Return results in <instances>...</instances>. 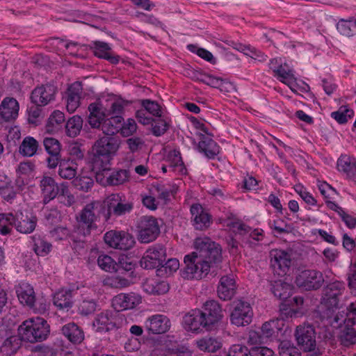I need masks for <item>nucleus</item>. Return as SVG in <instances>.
Segmentation results:
<instances>
[{
  "label": "nucleus",
  "mask_w": 356,
  "mask_h": 356,
  "mask_svg": "<svg viewBox=\"0 0 356 356\" xmlns=\"http://www.w3.org/2000/svg\"><path fill=\"white\" fill-rule=\"evenodd\" d=\"M197 252L184 257L186 267L184 277L188 280H201L210 272L213 264L222 260L220 245L208 237L197 238L195 241Z\"/></svg>",
  "instance_id": "1"
},
{
  "label": "nucleus",
  "mask_w": 356,
  "mask_h": 356,
  "mask_svg": "<svg viewBox=\"0 0 356 356\" xmlns=\"http://www.w3.org/2000/svg\"><path fill=\"white\" fill-rule=\"evenodd\" d=\"M77 227L70 236L74 243L83 247L84 238L91 232L98 227L97 222L103 225L109 222V212L106 210V204L98 201L87 204L76 216Z\"/></svg>",
  "instance_id": "2"
},
{
  "label": "nucleus",
  "mask_w": 356,
  "mask_h": 356,
  "mask_svg": "<svg viewBox=\"0 0 356 356\" xmlns=\"http://www.w3.org/2000/svg\"><path fill=\"white\" fill-rule=\"evenodd\" d=\"M17 332L24 341L34 343L47 338L50 333V326L42 318H30L21 323Z\"/></svg>",
  "instance_id": "3"
},
{
  "label": "nucleus",
  "mask_w": 356,
  "mask_h": 356,
  "mask_svg": "<svg viewBox=\"0 0 356 356\" xmlns=\"http://www.w3.org/2000/svg\"><path fill=\"white\" fill-rule=\"evenodd\" d=\"M119 147V140L112 136H105L96 140L92 146L93 170L108 165Z\"/></svg>",
  "instance_id": "4"
},
{
  "label": "nucleus",
  "mask_w": 356,
  "mask_h": 356,
  "mask_svg": "<svg viewBox=\"0 0 356 356\" xmlns=\"http://www.w3.org/2000/svg\"><path fill=\"white\" fill-rule=\"evenodd\" d=\"M95 170L97 181L104 186H119L129 181L130 172L126 169H111L105 165Z\"/></svg>",
  "instance_id": "5"
},
{
  "label": "nucleus",
  "mask_w": 356,
  "mask_h": 356,
  "mask_svg": "<svg viewBox=\"0 0 356 356\" xmlns=\"http://www.w3.org/2000/svg\"><path fill=\"white\" fill-rule=\"evenodd\" d=\"M137 229L138 240L141 243L154 241L161 233L158 219L152 216L140 217L138 222Z\"/></svg>",
  "instance_id": "6"
},
{
  "label": "nucleus",
  "mask_w": 356,
  "mask_h": 356,
  "mask_svg": "<svg viewBox=\"0 0 356 356\" xmlns=\"http://www.w3.org/2000/svg\"><path fill=\"white\" fill-rule=\"evenodd\" d=\"M345 291L346 285L343 282L334 281L329 283L323 289L321 305L330 310L339 309Z\"/></svg>",
  "instance_id": "7"
},
{
  "label": "nucleus",
  "mask_w": 356,
  "mask_h": 356,
  "mask_svg": "<svg viewBox=\"0 0 356 356\" xmlns=\"http://www.w3.org/2000/svg\"><path fill=\"white\" fill-rule=\"evenodd\" d=\"M323 273L315 269H306L301 270L296 275L295 283L296 286L307 291H316L324 284Z\"/></svg>",
  "instance_id": "8"
},
{
  "label": "nucleus",
  "mask_w": 356,
  "mask_h": 356,
  "mask_svg": "<svg viewBox=\"0 0 356 356\" xmlns=\"http://www.w3.org/2000/svg\"><path fill=\"white\" fill-rule=\"evenodd\" d=\"M166 248L161 243L149 246L140 260V266L147 270L159 268L166 260Z\"/></svg>",
  "instance_id": "9"
},
{
  "label": "nucleus",
  "mask_w": 356,
  "mask_h": 356,
  "mask_svg": "<svg viewBox=\"0 0 356 356\" xmlns=\"http://www.w3.org/2000/svg\"><path fill=\"white\" fill-rule=\"evenodd\" d=\"M199 309L204 323L211 331L216 328L224 316L221 305L215 300H207Z\"/></svg>",
  "instance_id": "10"
},
{
  "label": "nucleus",
  "mask_w": 356,
  "mask_h": 356,
  "mask_svg": "<svg viewBox=\"0 0 356 356\" xmlns=\"http://www.w3.org/2000/svg\"><path fill=\"white\" fill-rule=\"evenodd\" d=\"M104 240L109 247L121 250H128L136 243L134 236L124 231H108L104 234Z\"/></svg>",
  "instance_id": "11"
},
{
  "label": "nucleus",
  "mask_w": 356,
  "mask_h": 356,
  "mask_svg": "<svg viewBox=\"0 0 356 356\" xmlns=\"http://www.w3.org/2000/svg\"><path fill=\"white\" fill-rule=\"evenodd\" d=\"M298 345L305 352H311L315 350L316 332L313 325L309 324L300 325L296 327L295 332Z\"/></svg>",
  "instance_id": "12"
},
{
  "label": "nucleus",
  "mask_w": 356,
  "mask_h": 356,
  "mask_svg": "<svg viewBox=\"0 0 356 356\" xmlns=\"http://www.w3.org/2000/svg\"><path fill=\"white\" fill-rule=\"evenodd\" d=\"M252 316L253 312L250 303L239 300L234 303L230 314V321L236 326H245L252 322Z\"/></svg>",
  "instance_id": "13"
},
{
  "label": "nucleus",
  "mask_w": 356,
  "mask_h": 356,
  "mask_svg": "<svg viewBox=\"0 0 356 356\" xmlns=\"http://www.w3.org/2000/svg\"><path fill=\"white\" fill-rule=\"evenodd\" d=\"M270 266L274 273L283 277L290 269L291 265V254L282 250H272L270 252Z\"/></svg>",
  "instance_id": "14"
},
{
  "label": "nucleus",
  "mask_w": 356,
  "mask_h": 356,
  "mask_svg": "<svg viewBox=\"0 0 356 356\" xmlns=\"http://www.w3.org/2000/svg\"><path fill=\"white\" fill-rule=\"evenodd\" d=\"M104 204L106 210L109 212V220L112 214L115 216H121L130 213L134 208L133 203L122 200V196L118 193L109 195Z\"/></svg>",
  "instance_id": "15"
},
{
  "label": "nucleus",
  "mask_w": 356,
  "mask_h": 356,
  "mask_svg": "<svg viewBox=\"0 0 356 356\" xmlns=\"http://www.w3.org/2000/svg\"><path fill=\"white\" fill-rule=\"evenodd\" d=\"M191 222L195 229H207L212 224L211 215L199 203L191 206Z\"/></svg>",
  "instance_id": "16"
},
{
  "label": "nucleus",
  "mask_w": 356,
  "mask_h": 356,
  "mask_svg": "<svg viewBox=\"0 0 356 356\" xmlns=\"http://www.w3.org/2000/svg\"><path fill=\"white\" fill-rule=\"evenodd\" d=\"M171 321L163 314H154L145 321V328L149 334H165L170 330Z\"/></svg>",
  "instance_id": "17"
},
{
  "label": "nucleus",
  "mask_w": 356,
  "mask_h": 356,
  "mask_svg": "<svg viewBox=\"0 0 356 356\" xmlns=\"http://www.w3.org/2000/svg\"><path fill=\"white\" fill-rule=\"evenodd\" d=\"M56 92V87L51 84L36 87L33 90L30 96L31 104L44 106L55 99Z\"/></svg>",
  "instance_id": "18"
},
{
  "label": "nucleus",
  "mask_w": 356,
  "mask_h": 356,
  "mask_svg": "<svg viewBox=\"0 0 356 356\" xmlns=\"http://www.w3.org/2000/svg\"><path fill=\"white\" fill-rule=\"evenodd\" d=\"M271 291L275 297L284 301L280 305V311L282 313L290 314L294 312L291 308L287 311L288 308H286L289 306L288 302H289L288 298L293 293V286L291 284L282 281L275 282L272 284Z\"/></svg>",
  "instance_id": "19"
},
{
  "label": "nucleus",
  "mask_w": 356,
  "mask_h": 356,
  "mask_svg": "<svg viewBox=\"0 0 356 356\" xmlns=\"http://www.w3.org/2000/svg\"><path fill=\"white\" fill-rule=\"evenodd\" d=\"M141 301L142 297L136 293H121L113 297L112 305L115 310L123 311L136 307Z\"/></svg>",
  "instance_id": "20"
},
{
  "label": "nucleus",
  "mask_w": 356,
  "mask_h": 356,
  "mask_svg": "<svg viewBox=\"0 0 356 356\" xmlns=\"http://www.w3.org/2000/svg\"><path fill=\"white\" fill-rule=\"evenodd\" d=\"M117 318L112 311L105 310L97 314L92 326L97 332H109L117 327Z\"/></svg>",
  "instance_id": "21"
},
{
  "label": "nucleus",
  "mask_w": 356,
  "mask_h": 356,
  "mask_svg": "<svg viewBox=\"0 0 356 356\" xmlns=\"http://www.w3.org/2000/svg\"><path fill=\"white\" fill-rule=\"evenodd\" d=\"M204 322L199 309L191 310L183 317L184 328L194 333H200L203 329L211 331Z\"/></svg>",
  "instance_id": "22"
},
{
  "label": "nucleus",
  "mask_w": 356,
  "mask_h": 356,
  "mask_svg": "<svg viewBox=\"0 0 356 356\" xmlns=\"http://www.w3.org/2000/svg\"><path fill=\"white\" fill-rule=\"evenodd\" d=\"M43 145L49 156L47 158V165L50 169L55 168L58 166L59 159L61 158L60 150L61 144L58 140L51 138L45 137L43 139Z\"/></svg>",
  "instance_id": "23"
},
{
  "label": "nucleus",
  "mask_w": 356,
  "mask_h": 356,
  "mask_svg": "<svg viewBox=\"0 0 356 356\" xmlns=\"http://www.w3.org/2000/svg\"><path fill=\"white\" fill-rule=\"evenodd\" d=\"M40 187L42 192L43 204H47L59 195L61 184L58 185L52 177L44 176L40 180Z\"/></svg>",
  "instance_id": "24"
},
{
  "label": "nucleus",
  "mask_w": 356,
  "mask_h": 356,
  "mask_svg": "<svg viewBox=\"0 0 356 356\" xmlns=\"http://www.w3.org/2000/svg\"><path fill=\"white\" fill-rule=\"evenodd\" d=\"M93 54L99 58L108 60L110 63L116 65L120 60V56L114 54L109 44L104 42L95 41L90 46Z\"/></svg>",
  "instance_id": "25"
},
{
  "label": "nucleus",
  "mask_w": 356,
  "mask_h": 356,
  "mask_svg": "<svg viewBox=\"0 0 356 356\" xmlns=\"http://www.w3.org/2000/svg\"><path fill=\"white\" fill-rule=\"evenodd\" d=\"M236 291V284L232 275L222 276L217 288L218 296L227 301L231 300Z\"/></svg>",
  "instance_id": "26"
},
{
  "label": "nucleus",
  "mask_w": 356,
  "mask_h": 356,
  "mask_svg": "<svg viewBox=\"0 0 356 356\" xmlns=\"http://www.w3.org/2000/svg\"><path fill=\"white\" fill-rule=\"evenodd\" d=\"M19 106L13 97H6L0 104V121L9 122L18 116Z\"/></svg>",
  "instance_id": "27"
},
{
  "label": "nucleus",
  "mask_w": 356,
  "mask_h": 356,
  "mask_svg": "<svg viewBox=\"0 0 356 356\" xmlns=\"http://www.w3.org/2000/svg\"><path fill=\"white\" fill-rule=\"evenodd\" d=\"M337 309L330 310L326 309L322 315L325 325H330L333 327H339L342 323L345 325H354L355 321L353 318L347 317L339 312L336 313Z\"/></svg>",
  "instance_id": "28"
},
{
  "label": "nucleus",
  "mask_w": 356,
  "mask_h": 356,
  "mask_svg": "<svg viewBox=\"0 0 356 356\" xmlns=\"http://www.w3.org/2000/svg\"><path fill=\"white\" fill-rule=\"evenodd\" d=\"M35 165L31 161L20 162L16 169L17 177L15 181L18 190H23L29 184V177L33 172Z\"/></svg>",
  "instance_id": "29"
},
{
  "label": "nucleus",
  "mask_w": 356,
  "mask_h": 356,
  "mask_svg": "<svg viewBox=\"0 0 356 356\" xmlns=\"http://www.w3.org/2000/svg\"><path fill=\"white\" fill-rule=\"evenodd\" d=\"M36 216L24 215L21 211L15 213V227L22 234H30L34 231L37 225Z\"/></svg>",
  "instance_id": "30"
},
{
  "label": "nucleus",
  "mask_w": 356,
  "mask_h": 356,
  "mask_svg": "<svg viewBox=\"0 0 356 356\" xmlns=\"http://www.w3.org/2000/svg\"><path fill=\"white\" fill-rule=\"evenodd\" d=\"M82 90V84L79 81L73 83L68 88L66 108L69 113H74L79 106Z\"/></svg>",
  "instance_id": "31"
},
{
  "label": "nucleus",
  "mask_w": 356,
  "mask_h": 356,
  "mask_svg": "<svg viewBox=\"0 0 356 356\" xmlns=\"http://www.w3.org/2000/svg\"><path fill=\"white\" fill-rule=\"evenodd\" d=\"M337 168L346 177L356 182V159L347 154H342L337 160Z\"/></svg>",
  "instance_id": "32"
},
{
  "label": "nucleus",
  "mask_w": 356,
  "mask_h": 356,
  "mask_svg": "<svg viewBox=\"0 0 356 356\" xmlns=\"http://www.w3.org/2000/svg\"><path fill=\"white\" fill-rule=\"evenodd\" d=\"M198 149L208 159H213L220 153V146L210 136L201 134Z\"/></svg>",
  "instance_id": "33"
},
{
  "label": "nucleus",
  "mask_w": 356,
  "mask_h": 356,
  "mask_svg": "<svg viewBox=\"0 0 356 356\" xmlns=\"http://www.w3.org/2000/svg\"><path fill=\"white\" fill-rule=\"evenodd\" d=\"M90 112L88 116V123L95 129H101L104 121L105 120L106 113L103 111V106L99 103H92L88 106Z\"/></svg>",
  "instance_id": "34"
},
{
  "label": "nucleus",
  "mask_w": 356,
  "mask_h": 356,
  "mask_svg": "<svg viewBox=\"0 0 356 356\" xmlns=\"http://www.w3.org/2000/svg\"><path fill=\"white\" fill-rule=\"evenodd\" d=\"M16 293L21 304L26 305L30 308L34 307L35 294L31 285L27 283L19 284L16 289Z\"/></svg>",
  "instance_id": "35"
},
{
  "label": "nucleus",
  "mask_w": 356,
  "mask_h": 356,
  "mask_svg": "<svg viewBox=\"0 0 356 356\" xmlns=\"http://www.w3.org/2000/svg\"><path fill=\"white\" fill-rule=\"evenodd\" d=\"M195 344L200 351L205 353H216L222 348L220 339L211 335L197 339Z\"/></svg>",
  "instance_id": "36"
},
{
  "label": "nucleus",
  "mask_w": 356,
  "mask_h": 356,
  "mask_svg": "<svg viewBox=\"0 0 356 356\" xmlns=\"http://www.w3.org/2000/svg\"><path fill=\"white\" fill-rule=\"evenodd\" d=\"M63 334L72 343L79 344L84 339L83 329L75 323H69L62 327Z\"/></svg>",
  "instance_id": "37"
},
{
  "label": "nucleus",
  "mask_w": 356,
  "mask_h": 356,
  "mask_svg": "<svg viewBox=\"0 0 356 356\" xmlns=\"http://www.w3.org/2000/svg\"><path fill=\"white\" fill-rule=\"evenodd\" d=\"M165 162L168 163L170 172H177L181 175L186 174L187 170L179 151L176 149L170 151L167 156Z\"/></svg>",
  "instance_id": "38"
},
{
  "label": "nucleus",
  "mask_w": 356,
  "mask_h": 356,
  "mask_svg": "<svg viewBox=\"0 0 356 356\" xmlns=\"http://www.w3.org/2000/svg\"><path fill=\"white\" fill-rule=\"evenodd\" d=\"M22 341L24 340L19 334L10 336L3 341L0 346V351L5 356H12L21 348Z\"/></svg>",
  "instance_id": "39"
},
{
  "label": "nucleus",
  "mask_w": 356,
  "mask_h": 356,
  "mask_svg": "<svg viewBox=\"0 0 356 356\" xmlns=\"http://www.w3.org/2000/svg\"><path fill=\"white\" fill-rule=\"evenodd\" d=\"M73 291L70 289H62L57 291L53 298L54 305L59 309L72 307Z\"/></svg>",
  "instance_id": "40"
},
{
  "label": "nucleus",
  "mask_w": 356,
  "mask_h": 356,
  "mask_svg": "<svg viewBox=\"0 0 356 356\" xmlns=\"http://www.w3.org/2000/svg\"><path fill=\"white\" fill-rule=\"evenodd\" d=\"M144 291L151 295H162L167 293L170 289L165 281L148 279L143 284Z\"/></svg>",
  "instance_id": "41"
},
{
  "label": "nucleus",
  "mask_w": 356,
  "mask_h": 356,
  "mask_svg": "<svg viewBox=\"0 0 356 356\" xmlns=\"http://www.w3.org/2000/svg\"><path fill=\"white\" fill-rule=\"evenodd\" d=\"M58 171L59 176L65 179L75 178L76 175L77 165L70 159H59Z\"/></svg>",
  "instance_id": "42"
},
{
  "label": "nucleus",
  "mask_w": 356,
  "mask_h": 356,
  "mask_svg": "<svg viewBox=\"0 0 356 356\" xmlns=\"http://www.w3.org/2000/svg\"><path fill=\"white\" fill-rule=\"evenodd\" d=\"M122 121L123 118L121 115L111 116V118L105 119L101 130L106 136H112L120 132Z\"/></svg>",
  "instance_id": "43"
},
{
  "label": "nucleus",
  "mask_w": 356,
  "mask_h": 356,
  "mask_svg": "<svg viewBox=\"0 0 356 356\" xmlns=\"http://www.w3.org/2000/svg\"><path fill=\"white\" fill-rule=\"evenodd\" d=\"M64 122V113L58 110L54 111L48 118L45 125V132L49 134L58 132Z\"/></svg>",
  "instance_id": "44"
},
{
  "label": "nucleus",
  "mask_w": 356,
  "mask_h": 356,
  "mask_svg": "<svg viewBox=\"0 0 356 356\" xmlns=\"http://www.w3.org/2000/svg\"><path fill=\"white\" fill-rule=\"evenodd\" d=\"M273 76L282 83L289 86L291 89H292V86L296 80L293 71L289 69L286 64L280 65L279 69L276 70Z\"/></svg>",
  "instance_id": "45"
},
{
  "label": "nucleus",
  "mask_w": 356,
  "mask_h": 356,
  "mask_svg": "<svg viewBox=\"0 0 356 356\" xmlns=\"http://www.w3.org/2000/svg\"><path fill=\"white\" fill-rule=\"evenodd\" d=\"M38 147V142L33 137L27 136L22 140L19 152L24 156H32L36 154Z\"/></svg>",
  "instance_id": "46"
},
{
  "label": "nucleus",
  "mask_w": 356,
  "mask_h": 356,
  "mask_svg": "<svg viewBox=\"0 0 356 356\" xmlns=\"http://www.w3.org/2000/svg\"><path fill=\"white\" fill-rule=\"evenodd\" d=\"M83 127V120L79 115L71 117L66 122V134L70 138L77 136Z\"/></svg>",
  "instance_id": "47"
},
{
  "label": "nucleus",
  "mask_w": 356,
  "mask_h": 356,
  "mask_svg": "<svg viewBox=\"0 0 356 356\" xmlns=\"http://www.w3.org/2000/svg\"><path fill=\"white\" fill-rule=\"evenodd\" d=\"M179 268V261L177 259L171 258L163 263L156 269V274L160 277H169L175 273Z\"/></svg>",
  "instance_id": "48"
},
{
  "label": "nucleus",
  "mask_w": 356,
  "mask_h": 356,
  "mask_svg": "<svg viewBox=\"0 0 356 356\" xmlns=\"http://www.w3.org/2000/svg\"><path fill=\"white\" fill-rule=\"evenodd\" d=\"M355 112L347 105L341 106L336 111L331 113V117L334 119L339 124H343L353 118Z\"/></svg>",
  "instance_id": "49"
},
{
  "label": "nucleus",
  "mask_w": 356,
  "mask_h": 356,
  "mask_svg": "<svg viewBox=\"0 0 356 356\" xmlns=\"http://www.w3.org/2000/svg\"><path fill=\"white\" fill-rule=\"evenodd\" d=\"M33 250L37 255L44 257L50 252L52 245L44 238L35 234L33 236Z\"/></svg>",
  "instance_id": "50"
},
{
  "label": "nucleus",
  "mask_w": 356,
  "mask_h": 356,
  "mask_svg": "<svg viewBox=\"0 0 356 356\" xmlns=\"http://www.w3.org/2000/svg\"><path fill=\"white\" fill-rule=\"evenodd\" d=\"M353 325L346 324L341 331L339 339L344 346L348 347L356 343V330L353 327Z\"/></svg>",
  "instance_id": "51"
},
{
  "label": "nucleus",
  "mask_w": 356,
  "mask_h": 356,
  "mask_svg": "<svg viewBox=\"0 0 356 356\" xmlns=\"http://www.w3.org/2000/svg\"><path fill=\"white\" fill-rule=\"evenodd\" d=\"M15 214L12 213H0V234L7 235L12 232L13 227H15Z\"/></svg>",
  "instance_id": "52"
},
{
  "label": "nucleus",
  "mask_w": 356,
  "mask_h": 356,
  "mask_svg": "<svg viewBox=\"0 0 356 356\" xmlns=\"http://www.w3.org/2000/svg\"><path fill=\"white\" fill-rule=\"evenodd\" d=\"M15 188L13 186L10 180L6 181L0 185V195L7 202L13 200L16 197L17 193L22 191L18 190L16 186Z\"/></svg>",
  "instance_id": "53"
},
{
  "label": "nucleus",
  "mask_w": 356,
  "mask_h": 356,
  "mask_svg": "<svg viewBox=\"0 0 356 356\" xmlns=\"http://www.w3.org/2000/svg\"><path fill=\"white\" fill-rule=\"evenodd\" d=\"M43 106L32 104L27 108L28 121L30 124H37L44 115Z\"/></svg>",
  "instance_id": "54"
},
{
  "label": "nucleus",
  "mask_w": 356,
  "mask_h": 356,
  "mask_svg": "<svg viewBox=\"0 0 356 356\" xmlns=\"http://www.w3.org/2000/svg\"><path fill=\"white\" fill-rule=\"evenodd\" d=\"M136 264L133 261L131 258L122 255L119 257L118 262H117L115 272L122 274L124 273H133Z\"/></svg>",
  "instance_id": "55"
},
{
  "label": "nucleus",
  "mask_w": 356,
  "mask_h": 356,
  "mask_svg": "<svg viewBox=\"0 0 356 356\" xmlns=\"http://www.w3.org/2000/svg\"><path fill=\"white\" fill-rule=\"evenodd\" d=\"M280 356H300V353L293 344L288 340L282 341L278 346Z\"/></svg>",
  "instance_id": "56"
},
{
  "label": "nucleus",
  "mask_w": 356,
  "mask_h": 356,
  "mask_svg": "<svg viewBox=\"0 0 356 356\" xmlns=\"http://www.w3.org/2000/svg\"><path fill=\"white\" fill-rule=\"evenodd\" d=\"M197 79L213 88H219L222 90V87L223 86L225 81L223 79L219 77H216L213 75L209 74H200V76L197 78Z\"/></svg>",
  "instance_id": "57"
},
{
  "label": "nucleus",
  "mask_w": 356,
  "mask_h": 356,
  "mask_svg": "<svg viewBox=\"0 0 356 356\" xmlns=\"http://www.w3.org/2000/svg\"><path fill=\"white\" fill-rule=\"evenodd\" d=\"M58 196L60 202L65 206L71 207L75 202L74 196L70 193L67 182L61 183L60 191Z\"/></svg>",
  "instance_id": "58"
},
{
  "label": "nucleus",
  "mask_w": 356,
  "mask_h": 356,
  "mask_svg": "<svg viewBox=\"0 0 356 356\" xmlns=\"http://www.w3.org/2000/svg\"><path fill=\"white\" fill-rule=\"evenodd\" d=\"M73 186L78 190L88 192L94 184L93 179L88 176L79 175L72 181Z\"/></svg>",
  "instance_id": "59"
},
{
  "label": "nucleus",
  "mask_w": 356,
  "mask_h": 356,
  "mask_svg": "<svg viewBox=\"0 0 356 356\" xmlns=\"http://www.w3.org/2000/svg\"><path fill=\"white\" fill-rule=\"evenodd\" d=\"M98 266L106 272H115L117 262L107 254H101L97 259Z\"/></svg>",
  "instance_id": "60"
},
{
  "label": "nucleus",
  "mask_w": 356,
  "mask_h": 356,
  "mask_svg": "<svg viewBox=\"0 0 356 356\" xmlns=\"http://www.w3.org/2000/svg\"><path fill=\"white\" fill-rule=\"evenodd\" d=\"M140 104L149 114L157 118L161 117V107L157 102L145 99L140 100Z\"/></svg>",
  "instance_id": "61"
},
{
  "label": "nucleus",
  "mask_w": 356,
  "mask_h": 356,
  "mask_svg": "<svg viewBox=\"0 0 356 356\" xmlns=\"http://www.w3.org/2000/svg\"><path fill=\"white\" fill-rule=\"evenodd\" d=\"M151 124L152 125V134L155 136H161L163 135L169 128V123L165 119L161 118V117L157 119H154V121Z\"/></svg>",
  "instance_id": "62"
},
{
  "label": "nucleus",
  "mask_w": 356,
  "mask_h": 356,
  "mask_svg": "<svg viewBox=\"0 0 356 356\" xmlns=\"http://www.w3.org/2000/svg\"><path fill=\"white\" fill-rule=\"evenodd\" d=\"M278 323L277 320H272L265 322L261 328V332L265 339L270 338L278 332L279 328L277 326Z\"/></svg>",
  "instance_id": "63"
},
{
  "label": "nucleus",
  "mask_w": 356,
  "mask_h": 356,
  "mask_svg": "<svg viewBox=\"0 0 356 356\" xmlns=\"http://www.w3.org/2000/svg\"><path fill=\"white\" fill-rule=\"evenodd\" d=\"M97 306V302L92 299L83 300L78 307V312L82 316H88L95 312Z\"/></svg>",
  "instance_id": "64"
}]
</instances>
